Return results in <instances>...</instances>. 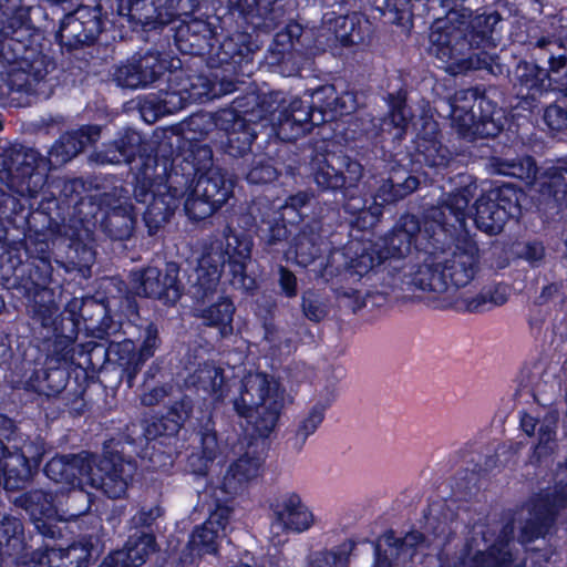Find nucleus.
Returning <instances> with one entry per match:
<instances>
[{"instance_id": "10", "label": "nucleus", "mask_w": 567, "mask_h": 567, "mask_svg": "<svg viewBox=\"0 0 567 567\" xmlns=\"http://www.w3.org/2000/svg\"><path fill=\"white\" fill-rule=\"evenodd\" d=\"M193 400L184 394L166 413L144 417V472L168 473L174 464L176 436L193 412Z\"/></svg>"}, {"instance_id": "22", "label": "nucleus", "mask_w": 567, "mask_h": 567, "mask_svg": "<svg viewBox=\"0 0 567 567\" xmlns=\"http://www.w3.org/2000/svg\"><path fill=\"white\" fill-rule=\"evenodd\" d=\"M181 267L176 261H164L163 268L144 267V298H153L167 306H175L184 293L179 279Z\"/></svg>"}, {"instance_id": "17", "label": "nucleus", "mask_w": 567, "mask_h": 567, "mask_svg": "<svg viewBox=\"0 0 567 567\" xmlns=\"http://www.w3.org/2000/svg\"><path fill=\"white\" fill-rule=\"evenodd\" d=\"M536 208L546 220L554 219L567 208V157L539 175Z\"/></svg>"}, {"instance_id": "55", "label": "nucleus", "mask_w": 567, "mask_h": 567, "mask_svg": "<svg viewBox=\"0 0 567 567\" xmlns=\"http://www.w3.org/2000/svg\"><path fill=\"white\" fill-rule=\"evenodd\" d=\"M302 27L297 22H290L285 25V29L281 32L276 34V42L278 44H288L290 49L293 48L296 42H299L300 37L302 35Z\"/></svg>"}, {"instance_id": "3", "label": "nucleus", "mask_w": 567, "mask_h": 567, "mask_svg": "<svg viewBox=\"0 0 567 567\" xmlns=\"http://www.w3.org/2000/svg\"><path fill=\"white\" fill-rule=\"evenodd\" d=\"M173 137L171 169L177 175L187 173V164L196 169L188 178L184 212L192 221L205 220L233 197L236 181L226 168L214 165L210 145L196 137Z\"/></svg>"}, {"instance_id": "44", "label": "nucleus", "mask_w": 567, "mask_h": 567, "mask_svg": "<svg viewBox=\"0 0 567 567\" xmlns=\"http://www.w3.org/2000/svg\"><path fill=\"white\" fill-rule=\"evenodd\" d=\"M553 525L554 524L544 516L534 512L533 518L526 520L524 526L520 528L522 543L529 544L545 537Z\"/></svg>"}, {"instance_id": "9", "label": "nucleus", "mask_w": 567, "mask_h": 567, "mask_svg": "<svg viewBox=\"0 0 567 567\" xmlns=\"http://www.w3.org/2000/svg\"><path fill=\"white\" fill-rule=\"evenodd\" d=\"M452 127L468 141L494 138L504 130V110L487 95L484 85L460 90L451 103Z\"/></svg>"}, {"instance_id": "20", "label": "nucleus", "mask_w": 567, "mask_h": 567, "mask_svg": "<svg viewBox=\"0 0 567 567\" xmlns=\"http://www.w3.org/2000/svg\"><path fill=\"white\" fill-rule=\"evenodd\" d=\"M151 40L155 45L144 52V89L150 84L165 79L166 82H175L181 79L183 73L182 61L178 56L173 55L171 50L169 35H159L151 32Z\"/></svg>"}, {"instance_id": "38", "label": "nucleus", "mask_w": 567, "mask_h": 567, "mask_svg": "<svg viewBox=\"0 0 567 567\" xmlns=\"http://www.w3.org/2000/svg\"><path fill=\"white\" fill-rule=\"evenodd\" d=\"M495 172L499 175L514 177L522 182H534L537 189L538 167L536 161L530 155H525L514 159L495 158Z\"/></svg>"}, {"instance_id": "4", "label": "nucleus", "mask_w": 567, "mask_h": 567, "mask_svg": "<svg viewBox=\"0 0 567 567\" xmlns=\"http://www.w3.org/2000/svg\"><path fill=\"white\" fill-rule=\"evenodd\" d=\"M173 128L157 127L150 140L144 137V227L155 235L169 219L185 197L189 176L196 172L186 165V174L171 169Z\"/></svg>"}, {"instance_id": "57", "label": "nucleus", "mask_w": 567, "mask_h": 567, "mask_svg": "<svg viewBox=\"0 0 567 567\" xmlns=\"http://www.w3.org/2000/svg\"><path fill=\"white\" fill-rule=\"evenodd\" d=\"M262 327L265 340H267L269 343L277 348H281L284 346L289 347L290 339L282 340V338L279 334V329L274 322L265 320Z\"/></svg>"}, {"instance_id": "5", "label": "nucleus", "mask_w": 567, "mask_h": 567, "mask_svg": "<svg viewBox=\"0 0 567 567\" xmlns=\"http://www.w3.org/2000/svg\"><path fill=\"white\" fill-rule=\"evenodd\" d=\"M171 45L184 55L207 56L216 63L230 65L235 73H243V65L250 60L259 45L247 30H235L217 39V28L207 19L192 18L175 28H168ZM229 70V66L227 68Z\"/></svg>"}, {"instance_id": "14", "label": "nucleus", "mask_w": 567, "mask_h": 567, "mask_svg": "<svg viewBox=\"0 0 567 567\" xmlns=\"http://www.w3.org/2000/svg\"><path fill=\"white\" fill-rule=\"evenodd\" d=\"M276 111L269 115L267 124H275L277 136L287 143H295L300 137L312 132L316 126L323 123L316 120L317 112L307 96H296L290 103L279 109L276 101Z\"/></svg>"}, {"instance_id": "2", "label": "nucleus", "mask_w": 567, "mask_h": 567, "mask_svg": "<svg viewBox=\"0 0 567 567\" xmlns=\"http://www.w3.org/2000/svg\"><path fill=\"white\" fill-rule=\"evenodd\" d=\"M276 109V99L271 94L246 92L235 97L228 107L190 115L178 131L173 130L168 135L196 137L208 145L218 138L219 148L225 154L243 158L251 154L257 126L264 121L267 123Z\"/></svg>"}, {"instance_id": "43", "label": "nucleus", "mask_w": 567, "mask_h": 567, "mask_svg": "<svg viewBox=\"0 0 567 567\" xmlns=\"http://www.w3.org/2000/svg\"><path fill=\"white\" fill-rule=\"evenodd\" d=\"M114 80L123 89H137L142 83V56L133 55L114 72Z\"/></svg>"}, {"instance_id": "49", "label": "nucleus", "mask_w": 567, "mask_h": 567, "mask_svg": "<svg viewBox=\"0 0 567 567\" xmlns=\"http://www.w3.org/2000/svg\"><path fill=\"white\" fill-rule=\"evenodd\" d=\"M386 542L390 546H394L398 551H403L404 547L411 548L413 551L425 542V535L416 529L410 530L402 538H396L393 530L386 534Z\"/></svg>"}, {"instance_id": "46", "label": "nucleus", "mask_w": 567, "mask_h": 567, "mask_svg": "<svg viewBox=\"0 0 567 567\" xmlns=\"http://www.w3.org/2000/svg\"><path fill=\"white\" fill-rule=\"evenodd\" d=\"M133 150L126 145H110L104 152L96 155V161L101 164H121L128 163L133 157Z\"/></svg>"}, {"instance_id": "6", "label": "nucleus", "mask_w": 567, "mask_h": 567, "mask_svg": "<svg viewBox=\"0 0 567 567\" xmlns=\"http://www.w3.org/2000/svg\"><path fill=\"white\" fill-rule=\"evenodd\" d=\"M252 243L245 235H239L228 227L225 245L217 260L210 255L203 256L196 268V281L189 293L196 301L209 299L218 287L221 274L227 276L229 285L246 295H254L258 288L255 276L247 272L251 258Z\"/></svg>"}, {"instance_id": "13", "label": "nucleus", "mask_w": 567, "mask_h": 567, "mask_svg": "<svg viewBox=\"0 0 567 567\" xmlns=\"http://www.w3.org/2000/svg\"><path fill=\"white\" fill-rule=\"evenodd\" d=\"M309 176L316 184L318 192L333 195L340 194L344 204L354 197L350 195L363 177L362 164L343 152H316L308 163Z\"/></svg>"}, {"instance_id": "32", "label": "nucleus", "mask_w": 567, "mask_h": 567, "mask_svg": "<svg viewBox=\"0 0 567 567\" xmlns=\"http://www.w3.org/2000/svg\"><path fill=\"white\" fill-rule=\"evenodd\" d=\"M236 307L234 301L221 296L218 300L200 311L203 323L209 328H216L221 338H228L234 332V315Z\"/></svg>"}, {"instance_id": "27", "label": "nucleus", "mask_w": 567, "mask_h": 567, "mask_svg": "<svg viewBox=\"0 0 567 567\" xmlns=\"http://www.w3.org/2000/svg\"><path fill=\"white\" fill-rule=\"evenodd\" d=\"M389 111L382 118L380 128L382 133H389L392 140L401 141L408 131L412 113L406 103V96L402 92L388 95Z\"/></svg>"}, {"instance_id": "56", "label": "nucleus", "mask_w": 567, "mask_h": 567, "mask_svg": "<svg viewBox=\"0 0 567 567\" xmlns=\"http://www.w3.org/2000/svg\"><path fill=\"white\" fill-rule=\"evenodd\" d=\"M484 288L487 293L491 307L503 306L504 303L507 302L509 297L507 285L503 282H497Z\"/></svg>"}, {"instance_id": "34", "label": "nucleus", "mask_w": 567, "mask_h": 567, "mask_svg": "<svg viewBox=\"0 0 567 567\" xmlns=\"http://www.w3.org/2000/svg\"><path fill=\"white\" fill-rule=\"evenodd\" d=\"M293 252L296 262L299 266L303 268L315 266L310 269V271L313 272L315 279L316 271L321 269L328 260L329 262H333L331 256H323L321 245L313 237L306 234L295 237Z\"/></svg>"}, {"instance_id": "60", "label": "nucleus", "mask_w": 567, "mask_h": 567, "mask_svg": "<svg viewBox=\"0 0 567 567\" xmlns=\"http://www.w3.org/2000/svg\"><path fill=\"white\" fill-rule=\"evenodd\" d=\"M168 395V389L165 386H157L150 392H144V405H155L159 403L165 396Z\"/></svg>"}, {"instance_id": "15", "label": "nucleus", "mask_w": 567, "mask_h": 567, "mask_svg": "<svg viewBox=\"0 0 567 567\" xmlns=\"http://www.w3.org/2000/svg\"><path fill=\"white\" fill-rule=\"evenodd\" d=\"M198 92L195 83V75L187 79L186 82H166L164 89L157 92H151L144 95V123H154L157 118L174 114L189 102L200 101L193 93Z\"/></svg>"}, {"instance_id": "37", "label": "nucleus", "mask_w": 567, "mask_h": 567, "mask_svg": "<svg viewBox=\"0 0 567 567\" xmlns=\"http://www.w3.org/2000/svg\"><path fill=\"white\" fill-rule=\"evenodd\" d=\"M99 136L96 128L89 127L65 134L53 146L51 156H55L59 162H68L79 154L86 144L94 142Z\"/></svg>"}, {"instance_id": "16", "label": "nucleus", "mask_w": 567, "mask_h": 567, "mask_svg": "<svg viewBox=\"0 0 567 567\" xmlns=\"http://www.w3.org/2000/svg\"><path fill=\"white\" fill-rule=\"evenodd\" d=\"M203 0H144V43L151 40V32L162 35L176 20L196 18Z\"/></svg>"}, {"instance_id": "31", "label": "nucleus", "mask_w": 567, "mask_h": 567, "mask_svg": "<svg viewBox=\"0 0 567 567\" xmlns=\"http://www.w3.org/2000/svg\"><path fill=\"white\" fill-rule=\"evenodd\" d=\"M429 0H384L382 14L386 20L406 31L413 28V19L429 12Z\"/></svg>"}, {"instance_id": "40", "label": "nucleus", "mask_w": 567, "mask_h": 567, "mask_svg": "<svg viewBox=\"0 0 567 567\" xmlns=\"http://www.w3.org/2000/svg\"><path fill=\"white\" fill-rule=\"evenodd\" d=\"M557 419L546 417L537 429V443L533 447L530 458L540 463L554 453L556 446Z\"/></svg>"}, {"instance_id": "8", "label": "nucleus", "mask_w": 567, "mask_h": 567, "mask_svg": "<svg viewBox=\"0 0 567 567\" xmlns=\"http://www.w3.org/2000/svg\"><path fill=\"white\" fill-rule=\"evenodd\" d=\"M460 176H468L475 185V190L473 197L470 199L468 204H471L472 199L475 197L477 193V184L473 176L468 174H457L454 178V188L446 194V197L442 199L437 206L442 205L445 200H447L449 196L456 192L460 185ZM527 200V194L525 190L513 183H494V186L483 192L477 199L475 200L473 208L474 213L471 214L470 205L466 208V219H465V228L467 231V219L473 216V220L475 226L481 231H484L488 235H497L503 229L505 224L509 219H519L523 213V203ZM471 238L474 239V236L468 233ZM477 245V243H475Z\"/></svg>"}, {"instance_id": "45", "label": "nucleus", "mask_w": 567, "mask_h": 567, "mask_svg": "<svg viewBox=\"0 0 567 567\" xmlns=\"http://www.w3.org/2000/svg\"><path fill=\"white\" fill-rule=\"evenodd\" d=\"M278 172L274 165L267 161H259L251 165L246 173L248 184L262 185L276 181Z\"/></svg>"}, {"instance_id": "12", "label": "nucleus", "mask_w": 567, "mask_h": 567, "mask_svg": "<svg viewBox=\"0 0 567 567\" xmlns=\"http://www.w3.org/2000/svg\"><path fill=\"white\" fill-rule=\"evenodd\" d=\"M258 401L249 393L246 384H241L239 396L233 401L234 411L246 420L243 436L248 449L265 445L274 432L284 409V400L278 394H270L265 383L258 388Z\"/></svg>"}, {"instance_id": "41", "label": "nucleus", "mask_w": 567, "mask_h": 567, "mask_svg": "<svg viewBox=\"0 0 567 567\" xmlns=\"http://www.w3.org/2000/svg\"><path fill=\"white\" fill-rule=\"evenodd\" d=\"M567 507V486L556 487L551 492L539 495L533 507V512L538 513L546 519L555 524L560 511Z\"/></svg>"}, {"instance_id": "64", "label": "nucleus", "mask_w": 567, "mask_h": 567, "mask_svg": "<svg viewBox=\"0 0 567 567\" xmlns=\"http://www.w3.org/2000/svg\"><path fill=\"white\" fill-rule=\"evenodd\" d=\"M375 563L381 567H390L391 561L389 560L386 553L382 551L381 546L378 544L374 548Z\"/></svg>"}, {"instance_id": "7", "label": "nucleus", "mask_w": 567, "mask_h": 567, "mask_svg": "<svg viewBox=\"0 0 567 567\" xmlns=\"http://www.w3.org/2000/svg\"><path fill=\"white\" fill-rule=\"evenodd\" d=\"M131 465L111 458L96 456H75L72 460L53 457L45 465L47 476L54 482H64L71 486L90 485L102 489L112 498L124 495Z\"/></svg>"}, {"instance_id": "42", "label": "nucleus", "mask_w": 567, "mask_h": 567, "mask_svg": "<svg viewBox=\"0 0 567 567\" xmlns=\"http://www.w3.org/2000/svg\"><path fill=\"white\" fill-rule=\"evenodd\" d=\"M355 547V543L348 539L331 549L316 551L312 555L311 567H348L349 557Z\"/></svg>"}, {"instance_id": "59", "label": "nucleus", "mask_w": 567, "mask_h": 567, "mask_svg": "<svg viewBox=\"0 0 567 567\" xmlns=\"http://www.w3.org/2000/svg\"><path fill=\"white\" fill-rule=\"evenodd\" d=\"M538 423V419L534 417L532 414L525 411L520 413L519 426L526 435L534 436Z\"/></svg>"}, {"instance_id": "35", "label": "nucleus", "mask_w": 567, "mask_h": 567, "mask_svg": "<svg viewBox=\"0 0 567 567\" xmlns=\"http://www.w3.org/2000/svg\"><path fill=\"white\" fill-rule=\"evenodd\" d=\"M217 528H214L212 517L204 522L202 525L196 526L190 533L188 547L198 554H217L218 553V529H224L228 524V517L219 515L217 520Z\"/></svg>"}, {"instance_id": "63", "label": "nucleus", "mask_w": 567, "mask_h": 567, "mask_svg": "<svg viewBox=\"0 0 567 567\" xmlns=\"http://www.w3.org/2000/svg\"><path fill=\"white\" fill-rule=\"evenodd\" d=\"M163 514V508L161 506H154L148 511H144V528L151 527L155 519Z\"/></svg>"}, {"instance_id": "33", "label": "nucleus", "mask_w": 567, "mask_h": 567, "mask_svg": "<svg viewBox=\"0 0 567 567\" xmlns=\"http://www.w3.org/2000/svg\"><path fill=\"white\" fill-rule=\"evenodd\" d=\"M533 50V55L537 60L547 61L549 73H559L567 66V48L563 44L561 38L555 34L537 38Z\"/></svg>"}, {"instance_id": "23", "label": "nucleus", "mask_w": 567, "mask_h": 567, "mask_svg": "<svg viewBox=\"0 0 567 567\" xmlns=\"http://www.w3.org/2000/svg\"><path fill=\"white\" fill-rule=\"evenodd\" d=\"M257 50H254L250 60L243 65V73H235L230 69L228 70V64L216 63V69L210 73V75L196 74L195 83L198 87V92L193 94L200 97V101H203L214 100L234 93L237 91L238 84L241 83L239 78L252 73L254 56Z\"/></svg>"}, {"instance_id": "36", "label": "nucleus", "mask_w": 567, "mask_h": 567, "mask_svg": "<svg viewBox=\"0 0 567 567\" xmlns=\"http://www.w3.org/2000/svg\"><path fill=\"white\" fill-rule=\"evenodd\" d=\"M257 447H247V451L229 465L224 477L226 483L235 482L241 485L257 477L262 463V457Z\"/></svg>"}, {"instance_id": "11", "label": "nucleus", "mask_w": 567, "mask_h": 567, "mask_svg": "<svg viewBox=\"0 0 567 567\" xmlns=\"http://www.w3.org/2000/svg\"><path fill=\"white\" fill-rule=\"evenodd\" d=\"M416 166L411 169L399 165L393 166L389 176L381 181V184L371 195V199L351 197L344 204V212L353 216L351 224L359 230L374 227L383 214L386 205L395 204L417 189L420 177L414 175Z\"/></svg>"}, {"instance_id": "51", "label": "nucleus", "mask_w": 567, "mask_h": 567, "mask_svg": "<svg viewBox=\"0 0 567 567\" xmlns=\"http://www.w3.org/2000/svg\"><path fill=\"white\" fill-rule=\"evenodd\" d=\"M278 286L280 295L291 299L298 295V280L296 275L285 266H279Z\"/></svg>"}, {"instance_id": "21", "label": "nucleus", "mask_w": 567, "mask_h": 567, "mask_svg": "<svg viewBox=\"0 0 567 567\" xmlns=\"http://www.w3.org/2000/svg\"><path fill=\"white\" fill-rule=\"evenodd\" d=\"M413 144V151L410 153V164L416 166L415 172L422 171L425 178L431 173L441 174L453 159L451 151L441 141L439 130L431 133H419Z\"/></svg>"}, {"instance_id": "47", "label": "nucleus", "mask_w": 567, "mask_h": 567, "mask_svg": "<svg viewBox=\"0 0 567 567\" xmlns=\"http://www.w3.org/2000/svg\"><path fill=\"white\" fill-rule=\"evenodd\" d=\"M301 309L305 317L313 322H320L327 315L326 309L312 290H307L302 293Z\"/></svg>"}, {"instance_id": "25", "label": "nucleus", "mask_w": 567, "mask_h": 567, "mask_svg": "<svg viewBox=\"0 0 567 567\" xmlns=\"http://www.w3.org/2000/svg\"><path fill=\"white\" fill-rule=\"evenodd\" d=\"M305 96L317 112L316 120L323 124L337 121L353 111V106L347 104L344 96L339 95L332 84H323L312 91H306Z\"/></svg>"}, {"instance_id": "39", "label": "nucleus", "mask_w": 567, "mask_h": 567, "mask_svg": "<svg viewBox=\"0 0 567 567\" xmlns=\"http://www.w3.org/2000/svg\"><path fill=\"white\" fill-rule=\"evenodd\" d=\"M29 158L34 161V151H17L12 154L9 162L6 158H0V182L14 187L16 178L31 175Z\"/></svg>"}, {"instance_id": "28", "label": "nucleus", "mask_w": 567, "mask_h": 567, "mask_svg": "<svg viewBox=\"0 0 567 567\" xmlns=\"http://www.w3.org/2000/svg\"><path fill=\"white\" fill-rule=\"evenodd\" d=\"M275 514L286 530L300 533L307 530L313 522L312 513L302 504L297 493L287 495L282 503L277 505Z\"/></svg>"}, {"instance_id": "18", "label": "nucleus", "mask_w": 567, "mask_h": 567, "mask_svg": "<svg viewBox=\"0 0 567 567\" xmlns=\"http://www.w3.org/2000/svg\"><path fill=\"white\" fill-rule=\"evenodd\" d=\"M287 3V0H228V12L241 19L240 27L265 31L282 22Z\"/></svg>"}, {"instance_id": "48", "label": "nucleus", "mask_w": 567, "mask_h": 567, "mask_svg": "<svg viewBox=\"0 0 567 567\" xmlns=\"http://www.w3.org/2000/svg\"><path fill=\"white\" fill-rule=\"evenodd\" d=\"M516 252L519 258L532 266H536L545 257V246L543 241L537 239L518 243Z\"/></svg>"}, {"instance_id": "61", "label": "nucleus", "mask_w": 567, "mask_h": 567, "mask_svg": "<svg viewBox=\"0 0 567 567\" xmlns=\"http://www.w3.org/2000/svg\"><path fill=\"white\" fill-rule=\"evenodd\" d=\"M309 202L310 195L307 192H298L286 199V203L291 207L297 208L299 213H303L302 209L309 204Z\"/></svg>"}, {"instance_id": "50", "label": "nucleus", "mask_w": 567, "mask_h": 567, "mask_svg": "<svg viewBox=\"0 0 567 567\" xmlns=\"http://www.w3.org/2000/svg\"><path fill=\"white\" fill-rule=\"evenodd\" d=\"M261 223L268 224V245H276L278 243L288 240L293 233V228L279 220L276 216H274L271 220H266L262 218Z\"/></svg>"}, {"instance_id": "19", "label": "nucleus", "mask_w": 567, "mask_h": 567, "mask_svg": "<svg viewBox=\"0 0 567 567\" xmlns=\"http://www.w3.org/2000/svg\"><path fill=\"white\" fill-rule=\"evenodd\" d=\"M511 82L519 105L525 110L535 107L536 102L551 90L547 69L535 61L519 60L511 72Z\"/></svg>"}, {"instance_id": "29", "label": "nucleus", "mask_w": 567, "mask_h": 567, "mask_svg": "<svg viewBox=\"0 0 567 567\" xmlns=\"http://www.w3.org/2000/svg\"><path fill=\"white\" fill-rule=\"evenodd\" d=\"M188 382L196 390H203L214 402L223 403L228 394L224 370L219 367L204 364L188 377Z\"/></svg>"}, {"instance_id": "30", "label": "nucleus", "mask_w": 567, "mask_h": 567, "mask_svg": "<svg viewBox=\"0 0 567 567\" xmlns=\"http://www.w3.org/2000/svg\"><path fill=\"white\" fill-rule=\"evenodd\" d=\"M332 14L333 17L330 18L326 14L323 19L324 29L329 33L327 41L331 42L330 47L349 48L363 41L360 27L354 22V18L337 16L334 12Z\"/></svg>"}, {"instance_id": "58", "label": "nucleus", "mask_w": 567, "mask_h": 567, "mask_svg": "<svg viewBox=\"0 0 567 567\" xmlns=\"http://www.w3.org/2000/svg\"><path fill=\"white\" fill-rule=\"evenodd\" d=\"M464 302V309L467 312H483L491 308L485 288H483L476 296L466 299Z\"/></svg>"}, {"instance_id": "1", "label": "nucleus", "mask_w": 567, "mask_h": 567, "mask_svg": "<svg viewBox=\"0 0 567 567\" xmlns=\"http://www.w3.org/2000/svg\"><path fill=\"white\" fill-rule=\"evenodd\" d=\"M475 185L468 176H460V185L447 200L431 206L421 217L404 213L378 241L360 243L354 257L343 266L329 260L316 271V280L330 285L338 295L351 299V309L364 308L372 292L346 289L342 281H360L386 260H401L412 250L424 256L411 274L410 284L421 291L445 293L466 287L478 270V246L465 228L466 208Z\"/></svg>"}, {"instance_id": "24", "label": "nucleus", "mask_w": 567, "mask_h": 567, "mask_svg": "<svg viewBox=\"0 0 567 567\" xmlns=\"http://www.w3.org/2000/svg\"><path fill=\"white\" fill-rule=\"evenodd\" d=\"M513 540L514 527L507 523L486 549H478L468 558L462 557L456 567H516L515 556L509 548Z\"/></svg>"}, {"instance_id": "26", "label": "nucleus", "mask_w": 567, "mask_h": 567, "mask_svg": "<svg viewBox=\"0 0 567 567\" xmlns=\"http://www.w3.org/2000/svg\"><path fill=\"white\" fill-rule=\"evenodd\" d=\"M331 400L317 402L308 411L297 425L287 431L286 446L288 450L300 452L308 437L312 435L324 420L326 411L330 408Z\"/></svg>"}, {"instance_id": "53", "label": "nucleus", "mask_w": 567, "mask_h": 567, "mask_svg": "<svg viewBox=\"0 0 567 567\" xmlns=\"http://www.w3.org/2000/svg\"><path fill=\"white\" fill-rule=\"evenodd\" d=\"M217 433L214 430H205L200 433L202 456L206 461L213 462L217 456Z\"/></svg>"}, {"instance_id": "62", "label": "nucleus", "mask_w": 567, "mask_h": 567, "mask_svg": "<svg viewBox=\"0 0 567 567\" xmlns=\"http://www.w3.org/2000/svg\"><path fill=\"white\" fill-rule=\"evenodd\" d=\"M156 550H158V545L155 535L152 532H144V564L148 551L154 553Z\"/></svg>"}, {"instance_id": "52", "label": "nucleus", "mask_w": 567, "mask_h": 567, "mask_svg": "<svg viewBox=\"0 0 567 567\" xmlns=\"http://www.w3.org/2000/svg\"><path fill=\"white\" fill-rule=\"evenodd\" d=\"M161 343L156 323L150 322L144 328V363L155 354Z\"/></svg>"}, {"instance_id": "54", "label": "nucleus", "mask_w": 567, "mask_h": 567, "mask_svg": "<svg viewBox=\"0 0 567 567\" xmlns=\"http://www.w3.org/2000/svg\"><path fill=\"white\" fill-rule=\"evenodd\" d=\"M275 216L289 227L297 229L307 215L305 213H299L297 208L291 207L285 202V204L275 212Z\"/></svg>"}]
</instances>
